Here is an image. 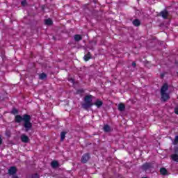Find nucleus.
<instances>
[{"instance_id":"obj_12","label":"nucleus","mask_w":178,"mask_h":178,"mask_svg":"<svg viewBox=\"0 0 178 178\" xmlns=\"http://www.w3.org/2000/svg\"><path fill=\"white\" fill-rule=\"evenodd\" d=\"M44 23L47 26H51V24H52V19H45Z\"/></svg>"},{"instance_id":"obj_2","label":"nucleus","mask_w":178,"mask_h":178,"mask_svg":"<svg viewBox=\"0 0 178 178\" xmlns=\"http://www.w3.org/2000/svg\"><path fill=\"white\" fill-rule=\"evenodd\" d=\"M168 84L165 83L162 86L161 90L162 101L165 102V101H168V99H169V98H170V97L169 96V93L166 92V91H168Z\"/></svg>"},{"instance_id":"obj_26","label":"nucleus","mask_w":178,"mask_h":178,"mask_svg":"<svg viewBox=\"0 0 178 178\" xmlns=\"http://www.w3.org/2000/svg\"><path fill=\"white\" fill-rule=\"evenodd\" d=\"M132 66H133L134 67H136V63H132Z\"/></svg>"},{"instance_id":"obj_28","label":"nucleus","mask_w":178,"mask_h":178,"mask_svg":"<svg viewBox=\"0 0 178 178\" xmlns=\"http://www.w3.org/2000/svg\"><path fill=\"white\" fill-rule=\"evenodd\" d=\"M72 83H74V81L73 79L71 80Z\"/></svg>"},{"instance_id":"obj_21","label":"nucleus","mask_w":178,"mask_h":178,"mask_svg":"<svg viewBox=\"0 0 178 178\" xmlns=\"http://www.w3.org/2000/svg\"><path fill=\"white\" fill-rule=\"evenodd\" d=\"M21 4L22 5V6H26V5H27V1H26L25 0L22 1L21 2Z\"/></svg>"},{"instance_id":"obj_25","label":"nucleus","mask_w":178,"mask_h":178,"mask_svg":"<svg viewBox=\"0 0 178 178\" xmlns=\"http://www.w3.org/2000/svg\"><path fill=\"white\" fill-rule=\"evenodd\" d=\"M2 144V138L0 136V145Z\"/></svg>"},{"instance_id":"obj_3","label":"nucleus","mask_w":178,"mask_h":178,"mask_svg":"<svg viewBox=\"0 0 178 178\" xmlns=\"http://www.w3.org/2000/svg\"><path fill=\"white\" fill-rule=\"evenodd\" d=\"M92 96L87 95L84 98V103L82 104L83 109H88L92 106Z\"/></svg>"},{"instance_id":"obj_18","label":"nucleus","mask_w":178,"mask_h":178,"mask_svg":"<svg viewBox=\"0 0 178 178\" xmlns=\"http://www.w3.org/2000/svg\"><path fill=\"white\" fill-rule=\"evenodd\" d=\"M160 172L161 175H167L168 171L165 168H161Z\"/></svg>"},{"instance_id":"obj_6","label":"nucleus","mask_w":178,"mask_h":178,"mask_svg":"<svg viewBox=\"0 0 178 178\" xmlns=\"http://www.w3.org/2000/svg\"><path fill=\"white\" fill-rule=\"evenodd\" d=\"M21 140H22V143H29V136H27L26 135H22Z\"/></svg>"},{"instance_id":"obj_22","label":"nucleus","mask_w":178,"mask_h":178,"mask_svg":"<svg viewBox=\"0 0 178 178\" xmlns=\"http://www.w3.org/2000/svg\"><path fill=\"white\" fill-rule=\"evenodd\" d=\"M12 113H13V115H17V110L16 108H13L12 111Z\"/></svg>"},{"instance_id":"obj_17","label":"nucleus","mask_w":178,"mask_h":178,"mask_svg":"<svg viewBox=\"0 0 178 178\" xmlns=\"http://www.w3.org/2000/svg\"><path fill=\"white\" fill-rule=\"evenodd\" d=\"M65 137H66V133L62 132L60 134L61 141H63Z\"/></svg>"},{"instance_id":"obj_9","label":"nucleus","mask_w":178,"mask_h":178,"mask_svg":"<svg viewBox=\"0 0 178 178\" xmlns=\"http://www.w3.org/2000/svg\"><path fill=\"white\" fill-rule=\"evenodd\" d=\"M94 105H96L97 108H100V106H102V101L97 100Z\"/></svg>"},{"instance_id":"obj_5","label":"nucleus","mask_w":178,"mask_h":178,"mask_svg":"<svg viewBox=\"0 0 178 178\" xmlns=\"http://www.w3.org/2000/svg\"><path fill=\"white\" fill-rule=\"evenodd\" d=\"M16 172H17L16 167H10L8 170V173L9 175H15Z\"/></svg>"},{"instance_id":"obj_15","label":"nucleus","mask_w":178,"mask_h":178,"mask_svg":"<svg viewBox=\"0 0 178 178\" xmlns=\"http://www.w3.org/2000/svg\"><path fill=\"white\" fill-rule=\"evenodd\" d=\"M140 20L138 19H135L134 22H133V25L134 26H140Z\"/></svg>"},{"instance_id":"obj_19","label":"nucleus","mask_w":178,"mask_h":178,"mask_svg":"<svg viewBox=\"0 0 178 178\" xmlns=\"http://www.w3.org/2000/svg\"><path fill=\"white\" fill-rule=\"evenodd\" d=\"M104 131H106V132L110 131H111V127H109L108 125H105L104 127Z\"/></svg>"},{"instance_id":"obj_7","label":"nucleus","mask_w":178,"mask_h":178,"mask_svg":"<svg viewBox=\"0 0 178 178\" xmlns=\"http://www.w3.org/2000/svg\"><path fill=\"white\" fill-rule=\"evenodd\" d=\"M168 11L167 10H163L161 12V16L163 17V19H166L168 17Z\"/></svg>"},{"instance_id":"obj_20","label":"nucleus","mask_w":178,"mask_h":178,"mask_svg":"<svg viewBox=\"0 0 178 178\" xmlns=\"http://www.w3.org/2000/svg\"><path fill=\"white\" fill-rule=\"evenodd\" d=\"M149 168V163H145V165H143V169L144 170H147Z\"/></svg>"},{"instance_id":"obj_11","label":"nucleus","mask_w":178,"mask_h":178,"mask_svg":"<svg viewBox=\"0 0 178 178\" xmlns=\"http://www.w3.org/2000/svg\"><path fill=\"white\" fill-rule=\"evenodd\" d=\"M58 166H59V163H58V161H54L51 162V167L55 168H58Z\"/></svg>"},{"instance_id":"obj_10","label":"nucleus","mask_w":178,"mask_h":178,"mask_svg":"<svg viewBox=\"0 0 178 178\" xmlns=\"http://www.w3.org/2000/svg\"><path fill=\"white\" fill-rule=\"evenodd\" d=\"M125 106L123 104H120L118 105V110L120 111V112H122V111H124Z\"/></svg>"},{"instance_id":"obj_16","label":"nucleus","mask_w":178,"mask_h":178,"mask_svg":"<svg viewBox=\"0 0 178 178\" xmlns=\"http://www.w3.org/2000/svg\"><path fill=\"white\" fill-rule=\"evenodd\" d=\"M39 78L40 79V80H44V79H46L47 78V74L42 73V74H40L39 75Z\"/></svg>"},{"instance_id":"obj_24","label":"nucleus","mask_w":178,"mask_h":178,"mask_svg":"<svg viewBox=\"0 0 178 178\" xmlns=\"http://www.w3.org/2000/svg\"><path fill=\"white\" fill-rule=\"evenodd\" d=\"M175 152H176V154H177V152H178V146L175 147Z\"/></svg>"},{"instance_id":"obj_14","label":"nucleus","mask_w":178,"mask_h":178,"mask_svg":"<svg viewBox=\"0 0 178 178\" xmlns=\"http://www.w3.org/2000/svg\"><path fill=\"white\" fill-rule=\"evenodd\" d=\"M91 59V54H90V53H88V54H86L84 56V60H86V62H87V60Z\"/></svg>"},{"instance_id":"obj_23","label":"nucleus","mask_w":178,"mask_h":178,"mask_svg":"<svg viewBox=\"0 0 178 178\" xmlns=\"http://www.w3.org/2000/svg\"><path fill=\"white\" fill-rule=\"evenodd\" d=\"M175 113H176V115H178V107H176L175 108Z\"/></svg>"},{"instance_id":"obj_13","label":"nucleus","mask_w":178,"mask_h":178,"mask_svg":"<svg viewBox=\"0 0 178 178\" xmlns=\"http://www.w3.org/2000/svg\"><path fill=\"white\" fill-rule=\"evenodd\" d=\"M75 41H81V40H82L83 38H81V35H76L74 37Z\"/></svg>"},{"instance_id":"obj_8","label":"nucleus","mask_w":178,"mask_h":178,"mask_svg":"<svg viewBox=\"0 0 178 178\" xmlns=\"http://www.w3.org/2000/svg\"><path fill=\"white\" fill-rule=\"evenodd\" d=\"M171 159L175 162H178V155L177 154H172Z\"/></svg>"},{"instance_id":"obj_4","label":"nucleus","mask_w":178,"mask_h":178,"mask_svg":"<svg viewBox=\"0 0 178 178\" xmlns=\"http://www.w3.org/2000/svg\"><path fill=\"white\" fill-rule=\"evenodd\" d=\"M88 159H90V154H83L82 156L81 161L83 163H86L87 161H88Z\"/></svg>"},{"instance_id":"obj_1","label":"nucleus","mask_w":178,"mask_h":178,"mask_svg":"<svg viewBox=\"0 0 178 178\" xmlns=\"http://www.w3.org/2000/svg\"><path fill=\"white\" fill-rule=\"evenodd\" d=\"M31 119V118L29 115H24L23 118L20 115L15 116V121L17 122V123H20V122L23 120L26 131H29L33 127V124L30 122Z\"/></svg>"},{"instance_id":"obj_27","label":"nucleus","mask_w":178,"mask_h":178,"mask_svg":"<svg viewBox=\"0 0 178 178\" xmlns=\"http://www.w3.org/2000/svg\"><path fill=\"white\" fill-rule=\"evenodd\" d=\"M13 178H19V177H17V176H16V175H14V176L13 177Z\"/></svg>"}]
</instances>
